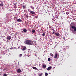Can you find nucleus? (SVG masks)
<instances>
[{"instance_id": "f257e3e1", "label": "nucleus", "mask_w": 76, "mask_h": 76, "mask_svg": "<svg viewBox=\"0 0 76 76\" xmlns=\"http://www.w3.org/2000/svg\"><path fill=\"white\" fill-rule=\"evenodd\" d=\"M24 43L27 45H32L33 44V42L31 40H26L24 42Z\"/></svg>"}, {"instance_id": "f03ea898", "label": "nucleus", "mask_w": 76, "mask_h": 76, "mask_svg": "<svg viewBox=\"0 0 76 76\" xmlns=\"http://www.w3.org/2000/svg\"><path fill=\"white\" fill-rule=\"evenodd\" d=\"M70 26L71 28L72 29H74L73 31L74 32H76V27L73 26L72 24H71Z\"/></svg>"}, {"instance_id": "7ed1b4c3", "label": "nucleus", "mask_w": 76, "mask_h": 76, "mask_svg": "<svg viewBox=\"0 0 76 76\" xmlns=\"http://www.w3.org/2000/svg\"><path fill=\"white\" fill-rule=\"evenodd\" d=\"M7 39H8V40H10L11 39V37L10 36H8L7 37Z\"/></svg>"}, {"instance_id": "20e7f679", "label": "nucleus", "mask_w": 76, "mask_h": 76, "mask_svg": "<svg viewBox=\"0 0 76 76\" xmlns=\"http://www.w3.org/2000/svg\"><path fill=\"white\" fill-rule=\"evenodd\" d=\"M17 72L18 73H20L21 72H22V71H21V70L20 69H18L17 71Z\"/></svg>"}, {"instance_id": "39448f33", "label": "nucleus", "mask_w": 76, "mask_h": 76, "mask_svg": "<svg viewBox=\"0 0 76 76\" xmlns=\"http://www.w3.org/2000/svg\"><path fill=\"white\" fill-rule=\"evenodd\" d=\"M26 46H24L23 47V49H22V50L25 51V50H26Z\"/></svg>"}, {"instance_id": "423d86ee", "label": "nucleus", "mask_w": 76, "mask_h": 76, "mask_svg": "<svg viewBox=\"0 0 76 76\" xmlns=\"http://www.w3.org/2000/svg\"><path fill=\"white\" fill-rule=\"evenodd\" d=\"M51 67L49 66L47 70H48V71L50 70H51Z\"/></svg>"}, {"instance_id": "0eeeda50", "label": "nucleus", "mask_w": 76, "mask_h": 76, "mask_svg": "<svg viewBox=\"0 0 76 76\" xmlns=\"http://www.w3.org/2000/svg\"><path fill=\"white\" fill-rule=\"evenodd\" d=\"M55 35L56 36H57L58 37L59 36V35H60V34H59L58 33L56 32V33H55Z\"/></svg>"}, {"instance_id": "6e6552de", "label": "nucleus", "mask_w": 76, "mask_h": 76, "mask_svg": "<svg viewBox=\"0 0 76 76\" xmlns=\"http://www.w3.org/2000/svg\"><path fill=\"white\" fill-rule=\"evenodd\" d=\"M30 13H31L32 14V15H35V12L31 11V12H30Z\"/></svg>"}, {"instance_id": "1a4fd4ad", "label": "nucleus", "mask_w": 76, "mask_h": 76, "mask_svg": "<svg viewBox=\"0 0 76 76\" xmlns=\"http://www.w3.org/2000/svg\"><path fill=\"white\" fill-rule=\"evenodd\" d=\"M17 4V3H15L14 4V8L16 7V5Z\"/></svg>"}, {"instance_id": "9d476101", "label": "nucleus", "mask_w": 76, "mask_h": 76, "mask_svg": "<svg viewBox=\"0 0 76 76\" xmlns=\"http://www.w3.org/2000/svg\"><path fill=\"white\" fill-rule=\"evenodd\" d=\"M57 57V54L56 53L55 55L54 58H56Z\"/></svg>"}, {"instance_id": "9b49d317", "label": "nucleus", "mask_w": 76, "mask_h": 76, "mask_svg": "<svg viewBox=\"0 0 76 76\" xmlns=\"http://www.w3.org/2000/svg\"><path fill=\"white\" fill-rule=\"evenodd\" d=\"M42 67L43 68H44V69L46 68V65H45V64L43 65Z\"/></svg>"}, {"instance_id": "f8f14e48", "label": "nucleus", "mask_w": 76, "mask_h": 76, "mask_svg": "<svg viewBox=\"0 0 76 76\" xmlns=\"http://www.w3.org/2000/svg\"><path fill=\"white\" fill-rule=\"evenodd\" d=\"M33 69H34L35 70H38V68H37V67H33Z\"/></svg>"}, {"instance_id": "ddd939ff", "label": "nucleus", "mask_w": 76, "mask_h": 76, "mask_svg": "<svg viewBox=\"0 0 76 76\" xmlns=\"http://www.w3.org/2000/svg\"><path fill=\"white\" fill-rule=\"evenodd\" d=\"M17 21L18 22H21V20L20 18H19L17 20Z\"/></svg>"}, {"instance_id": "4468645a", "label": "nucleus", "mask_w": 76, "mask_h": 76, "mask_svg": "<svg viewBox=\"0 0 76 76\" xmlns=\"http://www.w3.org/2000/svg\"><path fill=\"white\" fill-rule=\"evenodd\" d=\"M23 31L24 32H26V31H27V30H26V29H24L23 30Z\"/></svg>"}, {"instance_id": "2eb2a0df", "label": "nucleus", "mask_w": 76, "mask_h": 76, "mask_svg": "<svg viewBox=\"0 0 76 76\" xmlns=\"http://www.w3.org/2000/svg\"><path fill=\"white\" fill-rule=\"evenodd\" d=\"M30 7L31 9H33V10L34 9V7L33 6H30Z\"/></svg>"}, {"instance_id": "dca6fc26", "label": "nucleus", "mask_w": 76, "mask_h": 76, "mask_svg": "<svg viewBox=\"0 0 76 76\" xmlns=\"http://www.w3.org/2000/svg\"><path fill=\"white\" fill-rule=\"evenodd\" d=\"M42 35L43 36V37H44V36H45V33H43Z\"/></svg>"}, {"instance_id": "f3484780", "label": "nucleus", "mask_w": 76, "mask_h": 76, "mask_svg": "<svg viewBox=\"0 0 76 76\" xmlns=\"http://www.w3.org/2000/svg\"><path fill=\"white\" fill-rule=\"evenodd\" d=\"M0 6L1 7H3V4H0Z\"/></svg>"}, {"instance_id": "a211bd4d", "label": "nucleus", "mask_w": 76, "mask_h": 76, "mask_svg": "<svg viewBox=\"0 0 76 76\" xmlns=\"http://www.w3.org/2000/svg\"><path fill=\"white\" fill-rule=\"evenodd\" d=\"M48 60L49 61H51V59L50 58H48Z\"/></svg>"}, {"instance_id": "6ab92c4d", "label": "nucleus", "mask_w": 76, "mask_h": 76, "mask_svg": "<svg viewBox=\"0 0 76 76\" xmlns=\"http://www.w3.org/2000/svg\"><path fill=\"white\" fill-rule=\"evenodd\" d=\"M32 32H33V34H34V33L35 32V30H33L32 31Z\"/></svg>"}, {"instance_id": "aec40b11", "label": "nucleus", "mask_w": 76, "mask_h": 76, "mask_svg": "<svg viewBox=\"0 0 76 76\" xmlns=\"http://www.w3.org/2000/svg\"><path fill=\"white\" fill-rule=\"evenodd\" d=\"M69 13H70L69 12H66V14L67 15H69Z\"/></svg>"}, {"instance_id": "412c9836", "label": "nucleus", "mask_w": 76, "mask_h": 76, "mask_svg": "<svg viewBox=\"0 0 76 76\" xmlns=\"http://www.w3.org/2000/svg\"><path fill=\"white\" fill-rule=\"evenodd\" d=\"M50 55L51 56H52V57H54V55H53V54L51 53L50 54Z\"/></svg>"}, {"instance_id": "4be33fe9", "label": "nucleus", "mask_w": 76, "mask_h": 76, "mask_svg": "<svg viewBox=\"0 0 76 76\" xmlns=\"http://www.w3.org/2000/svg\"><path fill=\"white\" fill-rule=\"evenodd\" d=\"M23 9H25V8H26V7L25 6V5H23Z\"/></svg>"}, {"instance_id": "5701e85b", "label": "nucleus", "mask_w": 76, "mask_h": 76, "mask_svg": "<svg viewBox=\"0 0 76 76\" xmlns=\"http://www.w3.org/2000/svg\"><path fill=\"white\" fill-rule=\"evenodd\" d=\"M22 54H20L19 55V57H22Z\"/></svg>"}, {"instance_id": "b1692460", "label": "nucleus", "mask_w": 76, "mask_h": 76, "mask_svg": "<svg viewBox=\"0 0 76 76\" xmlns=\"http://www.w3.org/2000/svg\"><path fill=\"white\" fill-rule=\"evenodd\" d=\"M45 75L46 76H48V73H45Z\"/></svg>"}, {"instance_id": "393cba45", "label": "nucleus", "mask_w": 76, "mask_h": 76, "mask_svg": "<svg viewBox=\"0 0 76 76\" xmlns=\"http://www.w3.org/2000/svg\"><path fill=\"white\" fill-rule=\"evenodd\" d=\"M28 12H30V13H31V10L30 9H28Z\"/></svg>"}, {"instance_id": "a878e982", "label": "nucleus", "mask_w": 76, "mask_h": 76, "mask_svg": "<svg viewBox=\"0 0 76 76\" xmlns=\"http://www.w3.org/2000/svg\"><path fill=\"white\" fill-rule=\"evenodd\" d=\"M55 31H53V32L52 34L53 35H55V32H54Z\"/></svg>"}, {"instance_id": "bb28decb", "label": "nucleus", "mask_w": 76, "mask_h": 76, "mask_svg": "<svg viewBox=\"0 0 76 76\" xmlns=\"http://www.w3.org/2000/svg\"><path fill=\"white\" fill-rule=\"evenodd\" d=\"M4 76H7V75H6V74H4Z\"/></svg>"}, {"instance_id": "cd10ccee", "label": "nucleus", "mask_w": 76, "mask_h": 76, "mask_svg": "<svg viewBox=\"0 0 76 76\" xmlns=\"http://www.w3.org/2000/svg\"><path fill=\"white\" fill-rule=\"evenodd\" d=\"M39 76H42V74H41L39 75Z\"/></svg>"}, {"instance_id": "c85d7f7f", "label": "nucleus", "mask_w": 76, "mask_h": 76, "mask_svg": "<svg viewBox=\"0 0 76 76\" xmlns=\"http://www.w3.org/2000/svg\"><path fill=\"white\" fill-rule=\"evenodd\" d=\"M26 17H27V18H28V15H26Z\"/></svg>"}, {"instance_id": "c756f323", "label": "nucleus", "mask_w": 76, "mask_h": 76, "mask_svg": "<svg viewBox=\"0 0 76 76\" xmlns=\"http://www.w3.org/2000/svg\"><path fill=\"white\" fill-rule=\"evenodd\" d=\"M71 31L72 32H73V30H72V29H71Z\"/></svg>"}, {"instance_id": "7c9ffc66", "label": "nucleus", "mask_w": 76, "mask_h": 76, "mask_svg": "<svg viewBox=\"0 0 76 76\" xmlns=\"http://www.w3.org/2000/svg\"><path fill=\"white\" fill-rule=\"evenodd\" d=\"M58 18V17L57 16L56 17V18Z\"/></svg>"}, {"instance_id": "2f4dec72", "label": "nucleus", "mask_w": 76, "mask_h": 76, "mask_svg": "<svg viewBox=\"0 0 76 76\" xmlns=\"http://www.w3.org/2000/svg\"><path fill=\"white\" fill-rule=\"evenodd\" d=\"M20 48V47H18V48Z\"/></svg>"}, {"instance_id": "473e14b6", "label": "nucleus", "mask_w": 76, "mask_h": 76, "mask_svg": "<svg viewBox=\"0 0 76 76\" xmlns=\"http://www.w3.org/2000/svg\"><path fill=\"white\" fill-rule=\"evenodd\" d=\"M0 45H1L0 44Z\"/></svg>"}, {"instance_id": "72a5a7b5", "label": "nucleus", "mask_w": 76, "mask_h": 76, "mask_svg": "<svg viewBox=\"0 0 76 76\" xmlns=\"http://www.w3.org/2000/svg\"><path fill=\"white\" fill-rule=\"evenodd\" d=\"M0 2H1V1H0Z\"/></svg>"}, {"instance_id": "f704fd0d", "label": "nucleus", "mask_w": 76, "mask_h": 76, "mask_svg": "<svg viewBox=\"0 0 76 76\" xmlns=\"http://www.w3.org/2000/svg\"><path fill=\"white\" fill-rule=\"evenodd\" d=\"M22 32H23V31H22Z\"/></svg>"}, {"instance_id": "c9c22d12", "label": "nucleus", "mask_w": 76, "mask_h": 76, "mask_svg": "<svg viewBox=\"0 0 76 76\" xmlns=\"http://www.w3.org/2000/svg\"><path fill=\"white\" fill-rule=\"evenodd\" d=\"M33 10L34 11V10Z\"/></svg>"}]
</instances>
